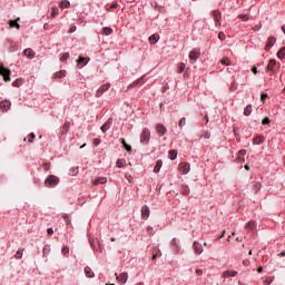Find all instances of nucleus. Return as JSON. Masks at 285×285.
Masks as SVG:
<instances>
[{"instance_id":"nucleus-20","label":"nucleus","mask_w":285,"mask_h":285,"mask_svg":"<svg viewBox=\"0 0 285 285\" xmlns=\"http://www.w3.org/2000/svg\"><path fill=\"white\" fill-rule=\"evenodd\" d=\"M237 271H225L223 277H236Z\"/></svg>"},{"instance_id":"nucleus-46","label":"nucleus","mask_w":285,"mask_h":285,"mask_svg":"<svg viewBox=\"0 0 285 285\" xmlns=\"http://www.w3.org/2000/svg\"><path fill=\"white\" fill-rule=\"evenodd\" d=\"M238 19H240V21H248L249 17L248 14H239Z\"/></svg>"},{"instance_id":"nucleus-44","label":"nucleus","mask_w":285,"mask_h":285,"mask_svg":"<svg viewBox=\"0 0 285 285\" xmlns=\"http://www.w3.org/2000/svg\"><path fill=\"white\" fill-rule=\"evenodd\" d=\"M263 126H269L271 125V118L269 117H265L262 121Z\"/></svg>"},{"instance_id":"nucleus-29","label":"nucleus","mask_w":285,"mask_h":285,"mask_svg":"<svg viewBox=\"0 0 285 285\" xmlns=\"http://www.w3.org/2000/svg\"><path fill=\"white\" fill-rule=\"evenodd\" d=\"M238 155V161H244V157L246 156V149L239 150Z\"/></svg>"},{"instance_id":"nucleus-36","label":"nucleus","mask_w":285,"mask_h":285,"mask_svg":"<svg viewBox=\"0 0 285 285\" xmlns=\"http://www.w3.org/2000/svg\"><path fill=\"white\" fill-rule=\"evenodd\" d=\"M68 59H70V53L68 52H65L62 53V56L60 57V61H68Z\"/></svg>"},{"instance_id":"nucleus-12","label":"nucleus","mask_w":285,"mask_h":285,"mask_svg":"<svg viewBox=\"0 0 285 285\" xmlns=\"http://www.w3.org/2000/svg\"><path fill=\"white\" fill-rule=\"evenodd\" d=\"M116 279L117 282H119L120 284H126V282H128V274L127 273H121L120 275L117 276L116 274Z\"/></svg>"},{"instance_id":"nucleus-51","label":"nucleus","mask_w":285,"mask_h":285,"mask_svg":"<svg viewBox=\"0 0 285 285\" xmlns=\"http://www.w3.org/2000/svg\"><path fill=\"white\" fill-rule=\"evenodd\" d=\"M266 99H268V95L267 94H262L261 95V101H266Z\"/></svg>"},{"instance_id":"nucleus-57","label":"nucleus","mask_w":285,"mask_h":285,"mask_svg":"<svg viewBox=\"0 0 285 285\" xmlns=\"http://www.w3.org/2000/svg\"><path fill=\"white\" fill-rule=\"evenodd\" d=\"M12 86H13L14 88H19V80H14V81L12 82Z\"/></svg>"},{"instance_id":"nucleus-3","label":"nucleus","mask_w":285,"mask_h":285,"mask_svg":"<svg viewBox=\"0 0 285 285\" xmlns=\"http://www.w3.org/2000/svg\"><path fill=\"white\" fill-rule=\"evenodd\" d=\"M0 75L3 77V81H10V75H12V72L10 69L4 68L3 63H0Z\"/></svg>"},{"instance_id":"nucleus-64","label":"nucleus","mask_w":285,"mask_h":285,"mask_svg":"<svg viewBox=\"0 0 285 285\" xmlns=\"http://www.w3.org/2000/svg\"><path fill=\"white\" fill-rule=\"evenodd\" d=\"M281 257H285V250L281 252Z\"/></svg>"},{"instance_id":"nucleus-58","label":"nucleus","mask_w":285,"mask_h":285,"mask_svg":"<svg viewBox=\"0 0 285 285\" xmlns=\"http://www.w3.org/2000/svg\"><path fill=\"white\" fill-rule=\"evenodd\" d=\"M48 235H55V230L52 228L47 229Z\"/></svg>"},{"instance_id":"nucleus-6","label":"nucleus","mask_w":285,"mask_h":285,"mask_svg":"<svg viewBox=\"0 0 285 285\" xmlns=\"http://www.w3.org/2000/svg\"><path fill=\"white\" fill-rule=\"evenodd\" d=\"M107 90H110V82H107L105 85H102L96 92V97H101V95H104V92H107Z\"/></svg>"},{"instance_id":"nucleus-61","label":"nucleus","mask_w":285,"mask_h":285,"mask_svg":"<svg viewBox=\"0 0 285 285\" xmlns=\"http://www.w3.org/2000/svg\"><path fill=\"white\" fill-rule=\"evenodd\" d=\"M252 72H253L254 75H257V72H258V71H257V67H253V68H252Z\"/></svg>"},{"instance_id":"nucleus-4","label":"nucleus","mask_w":285,"mask_h":285,"mask_svg":"<svg viewBox=\"0 0 285 285\" xmlns=\"http://www.w3.org/2000/svg\"><path fill=\"white\" fill-rule=\"evenodd\" d=\"M202 56V51L197 48L193 49L190 52H189V59L191 61H197V59H199V57Z\"/></svg>"},{"instance_id":"nucleus-35","label":"nucleus","mask_w":285,"mask_h":285,"mask_svg":"<svg viewBox=\"0 0 285 285\" xmlns=\"http://www.w3.org/2000/svg\"><path fill=\"white\" fill-rule=\"evenodd\" d=\"M169 156L171 161H175V159H177V150H170Z\"/></svg>"},{"instance_id":"nucleus-24","label":"nucleus","mask_w":285,"mask_h":285,"mask_svg":"<svg viewBox=\"0 0 285 285\" xmlns=\"http://www.w3.org/2000/svg\"><path fill=\"white\" fill-rule=\"evenodd\" d=\"M86 277H95V272L90 267H85Z\"/></svg>"},{"instance_id":"nucleus-27","label":"nucleus","mask_w":285,"mask_h":285,"mask_svg":"<svg viewBox=\"0 0 285 285\" xmlns=\"http://www.w3.org/2000/svg\"><path fill=\"white\" fill-rule=\"evenodd\" d=\"M66 77V70H60L55 73V79H63Z\"/></svg>"},{"instance_id":"nucleus-17","label":"nucleus","mask_w":285,"mask_h":285,"mask_svg":"<svg viewBox=\"0 0 285 285\" xmlns=\"http://www.w3.org/2000/svg\"><path fill=\"white\" fill-rule=\"evenodd\" d=\"M159 41V33H154L149 37V43H151V46H155V43H157Z\"/></svg>"},{"instance_id":"nucleus-15","label":"nucleus","mask_w":285,"mask_h":285,"mask_svg":"<svg viewBox=\"0 0 285 285\" xmlns=\"http://www.w3.org/2000/svg\"><path fill=\"white\" fill-rule=\"evenodd\" d=\"M275 66H277V61L275 59H271L267 65V71L273 72V70H275Z\"/></svg>"},{"instance_id":"nucleus-19","label":"nucleus","mask_w":285,"mask_h":285,"mask_svg":"<svg viewBox=\"0 0 285 285\" xmlns=\"http://www.w3.org/2000/svg\"><path fill=\"white\" fill-rule=\"evenodd\" d=\"M88 61H90V58H83V57H79L77 60V63L81 67L86 66L88 63Z\"/></svg>"},{"instance_id":"nucleus-45","label":"nucleus","mask_w":285,"mask_h":285,"mask_svg":"<svg viewBox=\"0 0 285 285\" xmlns=\"http://www.w3.org/2000/svg\"><path fill=\"white\" fill-rule=\"evenodd\" d=\"M218 39H219L220 41H225V40H226V33H224V31H220V32L218 33Z\"/></svg>"},{"instance_id":"nucleus-38","label":"nucleus","mask_w":285,"mask_h":285,"mask_svg":"<svg viewBox=\"0 0 285 285\" xmlns=\"http://www.w3.org/2000/svg\"><path fill=\"white\" fill-rule=\"evenodd\" d=\"M124 164H126V160H124V159H118V160L116 161L117 168H124Z\"/></svg>"},{"instance_id":"nucleus-41","label":"nucleus","mask_w":285,"mask_h":285,"mask_svg":"<svg viewBox=\"0 0 285 285\" xmlns=\"http://www.w3.org/2000/svg\"><path fill=\"white\" fill-rule=\"evenodd\" d=\"M220 63H222L223 66H230V60H229L228 58H223V59L220 60Z\"/></svg>"},{"instance_id":"nucleus-16","label":"nucleus","mask_w":285,"mask_h":285,"mask_svg":"<svg viewBox=\"0 0 285 285\" xmlns=\"http://www.w3.org/2000/svg\"><path fill=\"white\" fill-rule=\"evenodd\" d=\"M24 57L28 59H35V51L31 48H28L23 51Z\"/></svg>"},{"instance_id":"nucleus-7","label":"nucleus","mask_w":285,"mask_h":285,"mask_svg":"<svg viewBox=\"0 0 285 285\" xmlns=\"http://www.w3.org/2000/svg\"><path fill=\"white\" fill-rule=\"evenodd\" d=\"M276 42H277V38H275V37L267 38V42L265 45V50L266 51L271 50L275 46Z\"/></svg>"},{"instance_id":"nucleus-31","label":"nucleus","mask_w":285,"mask_h":285,"mask_svg":"<svg viewBox=\"0 0 285 285\" xmlns=\"http://www.w3.org/2000/svg\"><path fill=\"white\" fill-rule=\"evenodd\" d=\"M161 160H157L156 166L154 167V173H159L161 170Z\"/></svg>"},{"instance_id":"nucleus-14","label":"nucleus","mask_w":285,"mask_h":285,"mask_svg":"<svg viewBox=\"0 0 285 285\" xmlns=\"http://www.w3.org/2000/svg\"><path fill=\"white\" fill-rule=\"evenodd\" d=\"M18 21H21V18H17L16 20H10L9 26L10 28H17V30H21V26Z\"/></svg>"},{"instance_id":"nucleus-5","label":"nucleus","mask_w":285,"mask_h":285,"mask_svg":"<svg viewBox=\"0 0 285 285\" xmlns=\"http://www.w3.org/2000/svg\"><path fill=\"white\" fill-rule=\"evenodd\" d=\"M213 17H214L215 26L216 27L222 26V12L219 10H215L213 12Z\"/></svg>"},{"instance_id":"nucleus-11","label":"nucleus","mask_w":285,"mask_h":285,"mask_svg":"<svg viewBox=\"0 0 285 285\" xmlns=\"http://www.w3.org/2000/svg\"><path fill=\"white\" fill-rule=\"evenodd\" d=\"M156 132H157L160 137H164V135H166V132H167L166 126H164L163 124L156 125Z\"/></svg>"},{"instance_id":"nucleus-37","label":"nucleus","mask_w":285,"mask_h":285,"mask_svg":"<svg viewBox=\"0 0 285 285\" xmlns=\"http://www.w3.org/2000/svg\"><path fill=\"white\" fill-rule=\"evenodd\" d=\"M51 10H52L51 17H52L53 19H55V17L59 16V8L53 7Z\"/></svg>"},{"instance_id":"nucleus-53","label":"nucleus","mask_w":285,"mask_h":285,"mask_svg":"<svg viewBox=\"0 0 285 285\" xmlns=\"http://www.w3.org/2000/svg\"><path fill=\"white\" fill-rule=\"evenodd\" d=\"M43 170H46V171L50 170V163H46L43 165Z\"/></svg>"},{"instance_id":"nucleus-30","label":"nucleus","mask_w":285,"mask_h":285,"mask_svg":"<svg viewBox=\"0 0 285 285\" xmlns=\"http://www.w3.org/2000/svg\"><path fill=\"white\" fill-rule=\"evenodd\" d=\"M278 59H285V47L281 48L277 52Z\"/></svg>"},{"instance_id":"nucleus-40","label":"nucleus","mask_w":285,"mask_h":285,"mask_svg":"<svg viewBox=\"0 0 285 285\" xmlns=\"http://www.w3.org/2000/svg\"><path fill=\"white\" fill-rule=\"evenodd\" d=\"M115 8H119L117 2H112L111 4L107 6V10H115Z\"/></svg>"},{"instance_id":"nucleus-25","label":"nucleus","mask_w":285,"mask_h":285,"mask_svg":"<svg viewBox=\"0 0 285 285\" xmlns=\"http://www.w3.org/2000/svg\"><path fill=\"white\" fill-rule=\"evenodd\" d=\"M108 181V178L106 177H99L98 179L95 180V186H99V184H106Z\"/></svg>"},{"instance_id":"nucleus-52","label":"nucleus","mask_w":285,"mask_h":285,"mask_svg":"<svg viewBox=\"0 0 285 285\" xmlns=\"http://www.w3.org/2000/svg\"><path fill=\"white\" fill-rule=\"evenodd\" d=\"M99 144H101V139L99 138L94 139V146H99Z\"/></svg>"},{"instance_id":"nucleus-1","label":"nucleus","mask_w":285,"mask_h":285,"mask_svg":"<svg viewBox=\"0 0 285 285\" xmlns=\"http://www.w3.org/2000/svg\"><path fill=\"white\" fill-rule=\"evenodd\" d=\"M140 144L142 146H148L150 144V129L148 128H142V131L140 132Z\"/></svg>"},{"instance_id":"nucleus-55","label":"nucleus","mask_w":285,"mask_h":285,"mask_svg":"<svg viewBox=\"0 0 285 285\" xmlns=\"http://www.w3.org/2000/svg\"><path fill=\"white\" fill-rule=\"evenodd\" d=\"M243 266H250V261L249 259L243 261Z\"/></svg>"},{"instance_id":"nucleus-59","label":"nucleus","mask_w":285,"mask_h":285,"mask_svg":"<svg viewBox=\"0 0 285 285\" xmlns=\"http://www.w3.org/2000/svg\"><path fill=\"white\" fill-rule=\"evenodd\" d=\"M69 32H70V33L77 32V27L72 26V27L69 29Z\"/></svg>"},{"instance_id":"nucleus-62","label":"nucleus","mask_w":285,"mask_h":285,"mask_svg":"<svg viewBox=\"0 0 285 285\" xmlns=\"http://www.w3.org/2000/svg\"><path fill=\"white\" fill-rule=\"evenodd\" d=\"M49 248H50V247H49L48 245H46V246L43 247V255H46V252H48Z\"/></svg>"},{"instance_id":"nucleus-8","label":"nucleus","mask_w":285,"mask_h":285,"mask_svg":"<svg viewBox=\"0 0 285 285\" xmlns=\"http://www.w3.org/2000/svg\"><path fill=\"white\" fill-rule=\"evenodd\" d=\"M179 170L183 175H188V173H190V164L188 163H181L179 165Z\"/></svg>"},{"instance_id":"nucleus-28","label":"nucleus","mask_w":285,"mask_h":285,"mask_svg":"<svg viewBox=\"0 0 285 285\" xmlns=\"http://www.w3.org/2000/svg\"><path fill=\"white\" fill-rule=\"evenodd\" d=\"M102 35H106V37L112 35V28L110 27L102 28Z\"/></svg>"},{"instance_id":"nucleus-63","label":"nucleus","mask_w":285,"mask_h":285,"mask_svg":"<svg viewBox=\"0 0 285 285\" xmlns=\"http://www.w3.org/2000/svg\"><path fill=\"white\" fill-rule=\"evenodd\" d=\"M203 273H204V272H203L202 269H196V274H197V275H203Z\"/></svg>"},{"instance_id":"nucleus-54","label":"nucleus","mask_w":285,"mask_h":285,"mask_svg":"<svg viewBox=\"0 0 285 285\" xmlns=\"http://www.w3.org/2000/svg\"><path fill=\"white\" fill-rule=\"evenodd\" d=\"M157 257H161V252H158L153 255V259H157Z\"/></svg>"},{"instance_id":"nucleus-34","label":"nucleus","mask_w":285,"mask_h":285,"mask_svg":"<svg viewBox=\"0 0 285 285\" xmlns=\"http://www.w3.org/2000/svg\"><path fill=\"white\" fill-rule=\"evenodd\" d=\"M60 8H70V1L68 0H62L60 2Z\"/></svg>"},{"instance_id":"nucleus-43","label":"nucleus","mask_w":285,"mask_h":285,"mask_svg":"<svg viewBox=\"0 0 285 285\" xmlns=\"http://www.w3.org/2000/svg\"><path fill=\"white\" fill-rule=\"evenodd\" d=\"M178 126L179 128H183L184 126H186V117L180 118Z\"/></svg>"},{"instance_id":"nucleus-47","label":"nucleus","mask_w":285,"mask_h":285,"mask_svg":"<svg viewBox=\"0 0 285 285\" xmlns=\"http://www.w3.org/2000/svg\"><path fill=\"white\" fill-rule=\"evenodd\" d=\"M203 139H210V132L204 131L200 136Z\"/></svg>"},{"instance_id":"nucleus-22","label":"nucleus","mask_w":285,"mask_h":285,"mask_svg":"<svg viewBox=\"0 0 285 285\" xmlns=\"http://www.w3.org/2000/svg\"><path fill=\"white\" fill-rule=\"evenodd\" d=\"M144 83V78H139L136 81H134L131 85H129L128 88H137V86H141Z\"/></svg>"},{"instance_id":"nucleus-2","label":"nucleus","mask_w":285,"mask_h":285,"mask_svg":"<svg viewBox=\"0 0 285 285\" xmlns=\"http://www.w3.org/2000/svg\"><path fill=\"white\" fill-rule=\"evenodd\" d=\"M58 184H59V177L55 175L48 176L47 179L45 180V186L47 188H55V186H57Z\"/></svg>"},{"instance_id":"nucleus-39","label":"nucleus","mask_w":285,"mask_h":285,"mask_svg":"<svg viewBox=\"0 0 285 285\" xmlns=\"http://www.w3.org/2000/svg\"><path fill=\"white\" fill-rule=\"evenodd\" d=\"M245 228H247L248 230H253V228H255V222L250 220Z\"/></svg>"},{"instance_id":"nucleus-13","label":"nucleus","mask_w":285,"mask_h":285,"mask_svg":"<svg viewBox=\"0 0 285 285\" xmlns=\"http://www.w3.org/2000/svg\"><path fill=\"white\" fill-rule=\"evenodd\" d=\"M112 125V118H109L108 121H106L101 127L100 130L102 132H108L110 130V126Z\"/></svg>"},{"instance_id":"nucleus-21","label":"nucleus","mask_w":285,"mask_h":285,"mask_svg":"<svg viewBox=\"0 0 285 285\" xmlns=\"http://www.w3.org/2000/svg\"><path fill=\"white\" fill-rule=\"evenodd\" d=\"M253 144H255L256 146H261V144H264V136H256L253 139Z\"/></svg>"},{"instance_id":"nucleus-49","label":"nucleus","mask_w":285,"mask_h":285,"mask_svg":"<svg viewBox=\"0 0 285 285\" xmlns=\"http://www.w3.org/2000/svg\"><path fill=\"white\" fill-rule=\"evenodd\" d=\"M35 132H31L29 136H28V142L29 144H32V141H35Z\"/></svg>"},{"instance_id":"nucleus-60","label":"nucleus","mask_w":285,"mask_h":285,"mask_svg":"<svg viewBox=\"0 0 285 285\" xmlns=\"http://www.w3.org/2000/svg\"><path fill=\"white\" fill-rule=\"evenodd\" d=\"M183 195H190V189L183 190Z\"/></svg>"},{"instance_id":"nucleus-10","label":"nucleus","mask_w":285,"mask_h":285,"mask_svg":"<svg viewBox=\"0 0 285 285\" xmlns=\"http://www.w3.org/2000/svg\"><path fill=\"white\" fill-rule=\"evenodd\" d=\"M140 213L142 219H148L150 217V208L148 207V205L142 206Z\"/></svg>"},{"instance_id":"nucleus-18","label":"nucleus","mask_w":285,"mask_h":285,"mask_svg":"<svg viewBox=\"0 0 285 285\" xmlns=\"http://www.w3.org/2000/svg\"><path fill=\"white\" fill-rule=\"evenodd\" d=\"M11 104L8 100L4 101H0V108L1 110L8 111V109L10 108Z\"/></svg>"},{"instance_id":"nucleus-42","label":"nucleus","mask_w":285,"mask_h":285,"mask_svg":"<svg viewBox=\"0 0 285 285\" xmlns=\"http://www.w3.org/2000/svg\"><path fill=\"white\" fill-rule=\"evenodd\" d=\"M70 173H71L72 177H75V175H79V167L71 168Z\"/></svg>"},{"instance_id":"nucleus-50","label":"nucleus","mask_w":285,"mask_h":285,"mask_svg":"<svg viewBox=\"0 0 285 285\" xmlns=\"http://www.w3.org/2000/svg\"><path fill=\"white\" fill-rule=\"evenodd\" d=\"M69 253L70 249L67 246L62 247V255H68Z\"/></svg>"},{"instance_id":"nucleus-56","label":"nucleus","mask_w":285,"mask_h":285,"mask_svg":"<svg viewBox=\"0 0 285 285\" xmlns=\"http://www.w3.org/2000/svg\"><path fill=\"white\" fill-rule=\"evenodd\" d=\"M186 69V65L184 63H180V67H179V72H184V70Z\"/></svg>"},{"instance_id":"nucleus-26","label":"nucleus","mask_w":285,"mask_h":285,"mask_svg":"<svg viewBox=\"0 0 285 285\" xmlns=\"http://www.w3.org/2000/svg\"><path fill=\"white\" fill-rule=\"evenodd\" d=\"M250 112H253V106L252 105H247L244 109V115L245 117H249Z\"/></svg>"},{"instance_id":"nucleus-9","label":"nucleus","mask_w":285,"mask_h":285,"mask_svg":"<svg viewBox=\"0 0 285 285\" xmlns=\"http://www.w3.org/2000/svg\"><path fill=\"white\" fill-rule=\"evenodd\" d=\"M193 248H194L196 255H202V253H204V247H203L202 244H200L199 242H197V240H195V242L193 243Z\"/></svg>"},{"instance_id":"nucleus-32","label":"nucleus","mask_w":285,"mask_h":285,"mask_svg":"<svg viewBox=\"0 0 285 285\" xmlns=\"http://www.w3.org/2000/svg\"><path fill=\"white\" fill-rule=\"evenodd\" d=\"M16 259H21L23 257V248H19L14 255Z\"/></svg>"},{"instance_id":"nucleus-48","label":"nucleus","mask_w":285,"mask_h":285,"mask_svg":"<svg viewBox=\"0 0 285 285\" xmlns=\"http://www.w3.org/2000/svg\"><path fill=\"white\" fill-rule=\"evenodd\" d=\"M125 179H127V181H129V184H132V175L130 174H125Z\"/></svg>"},{"instance_id":"nucleus-23","label":"nucleus","mask_w":285,"mask_h":285,"mask_svg":"<svg viewBox=\"0 0 285 285\" xmlns=\"http://www.w3.org/2000/svg\"><path fill=\"white\" fill-rule=\"evenodd\" d=\"M120 144L124 146V148H125V150H127V153H132V147H130V145L126 144V139L121 138Z\"/></svg>"},{"instance_id":"nucleus-33","label":"nucleus","mask_w":285,"mask_h":285,"mask_svg":"<svg viewBox=\"0 0 285 285\" xmlns=\"http://www.w3.org/2000/svg\"><path fill=\"white\" fill-rule=\"evenodd\" d=\"M253 188H254V193H259V190L262 189V184L254 183Z\"/></svg>"}]
</instances>
